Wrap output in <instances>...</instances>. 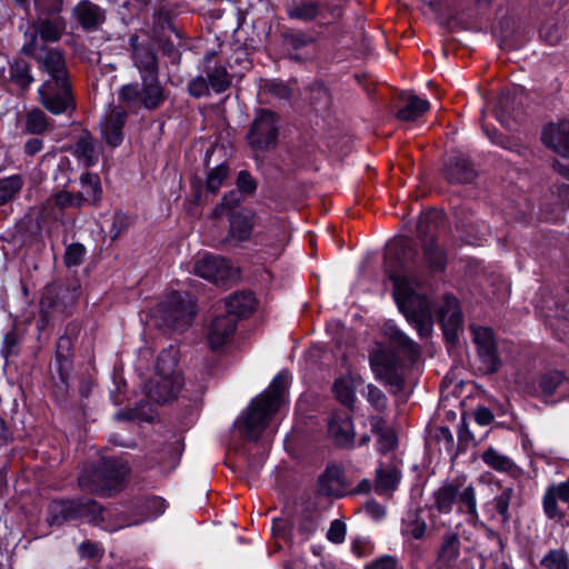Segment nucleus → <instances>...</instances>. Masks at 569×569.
<instances>
[{
    "label": "nucleus",
    "mask_w": 569,
    "mask_h": 569,
    "mask_svg": "<svg viewBox=\"0 0 569 569\" xmlns=\"http://www.w3.org/2000/svg\"><path fill=\"white\" fill-rule=\"evenodd\" d=\"M400 532L408 541L426 539L430 530L423 518L422 510L412 509L407 511L401 520Z\"/></svg>",
    "instance_id": "obj_23"
},
{
    "label": "nucleus",
    "mask_w": 569,
    "mask_h": 569,
    "mask_svg": "<svg viewBox=\"0 0 569 569\" xmlns=\"http://www.w3.org/2000/svg\"><path fill=\"white\" fill-rule=\"evenodd\" d=\"M540 38L550 44H556L560 40L559 29L555 23H546L540 28Z\"/></svg>",
    "instance_id": "obj_56"
},
{
    "label": "nucleus",
    "mask_w": 569,
    "mask_h": 569,
    "mask_svg": "<svg viewBox=\"0 0 569 569\" xmlns=\"http://www.w3.org/2000/svg\"><path fill=\"white\" fill-rule=\"evenodd\" d=\"M439 318L446 336H453L462 323V313L456 298H446L445 303L439 308Z\"/></svg>",
    "instance_id": "obj_27"
},
{
    "label": "nucleus",
    "mask_w": 569,
    "mask_h": 569,
    "mask_svg": "<svg viewBox=\"0 0 569 569\" xmlns=\"http://www.w3.org/2000/svg\"><path fill=\"white\" fill-rule=\"evenodd\" d=\"M11 79L21 88H28L33 81L30 69L24 61H16L10 68Z\"/></svg>",
    "instance_id": "obj_46"
},
{
    "label": "nucleus",
    "mask_w": 569,
    "mask_h": 569,
    "mask_svg": "<svg viewBox=\"0 0 569 569\" xmlns=\"http://www.w3.org/2000/svg\"><path fill=\"white\" fill-rule=\"evenodd\" d=\"M23 51L33 57L39 68L48 74V79L38 89L42 106L53 114L73 110L76 101L62 53L47 49L36 38L23 46Z\"/></svg>",
    "instance_id": "obj_2"
},
{
    "label": "nucleus",
    "mask_w": 569,
    "mask_h": 569,
    "mask_svg": "<svg viewBox=\"0 0 569 569\" xmlns=\"http://www.w3.org/2000/svg\"><path fill=\"white\" fill-rule=\"evenodd\" d=\"M208 82L211 89L217 92H223L231 84V78L223 66H216L212 69L207 68Z\"/></svg>",
    "instance_id": "obj_39"
},
{
    "label": "nucleus",
    "mask_w": 569,
    "mask_h": 569,
    "mask_svg": "<svg viewBox=\"0 0 569 569\" xmlns=\"http://www.w3.org/2000/svg\"><path fill=\"white\" fill-rule=\"evenodd\" d=\"M210 84L202 76H198L189 82L188 91L194 98L209 94Z\"/></svg>",
    "instance_id": "obj_54"
},
{
    "label": "nucleus",
    "mask_w": 569,
    "mask_h": 569,
    "mask_svg": "<svg viewBox=\"0 0 569 569\" xmlns=\"http://www.w3.org/2000/svg\"><path fill=\"white\" fill-rule=\"evenodd\" d=\"M43 142L39 138H32L24 144V152L29 156H34L42 150Z\"/></svg>",
    "instance_id": "obj_63"
},
{
    "label": "nucleus",
    "mask_w": 569,
    "mask_h": 569,
    "mask_svg": "<svg viewBox=\"0 0 569 569\" xmlns=\"http://www.w3.org/2000/svg\"><path fill=\"white\" fill-rule=\"evenodd\" d=\"M131 60L140 77L158 76L157 52L149 40L140 41L138 36L130 37Z\"/></svg>",
    "instance_id": "obj_14"
},
{
    "label": "nucleus",
    "mask_w": 569,
    "mask_h": 569,
    "mask_svg": "<svg viewBox=\"0 0 569 569\" xmlns=\"http://www.w3.org/2000/svg\"><path fill=\"white\" fill-rule=\"evenodd\" d=\"M73 18L88 31L97 30L106 20V12L89 0H81L72 10Z\"/></svg>",
    "instance_id": "obj_21"
},
{
    "label": "nucleus",
    "mask_w": 569,
    "mask_h": 569,
    "mask_svg": "<svg viewBox=\"0 0 569 569\" xmlns=\"http://www.w3.org/2000/svg\"><path fill=\"white\" fill-rule=\"evenodd\" d=\"M376 379L385 381L388 386H390L391 392L393 393H398L403 389L405 381L401 375L398 372L397 368L387 375L377 377Z\"/></svg>",
    "instance_id": "obj_55"
},
{
    "label": "nucleus",
    "mask_w": 569,
    "mask_h": 569,
    "mask_svg": "<svg viewBox=\"0 0 569 569\" xmlns=\"http://www.w3.org/2000/svg\"><path fill=\"white\" fill-rule=\"evenodd\" d=\"M84 518L88 522L100 525L104 521V510L93 500L52 501L48 509L47 521L50 526H61L63 522Z\"/></svg>",
    "instance_id": "obj_9"
},
{
    "label": "nucleus",
    "mask_w": 569,
    "mask_h": 569,
    "mask_svg": "<svg viewBox=\"0 0 569 569\" xmlns=\"http://www.w3.org/2000/svg\"><path fill=\"white\" fill-rule=\"evenodd\" d=\"M371 431L378 436V450L387 452L395 448L397 439L395 432L389 429L386 421L377 416L370 418Z\"/></svg>",
    "instance_id": "obj_34"
},
{
    "label": "nucleus",
    "mask_w": 569,
    "mask_h": 569,
    "mask_svg": "<svg viewBox=\"0 0 569 569\" xmlns=\"http://www.w3.org/2000/svg\"><path fill=\"white\" fill-rule=\"evenodd\" d=\"M141 87L138 83L124 84L120 88L119 98L128 104H141L148 110L159 108L166 101L164 88L159 81V76L140 77Z\"/></svg>",
    "instance_id": "obj_11"
},
{
    "label": "nucleus",
    "mask_w": 569,
    "mask_h": 569,
    "mask_svg": "<svg viewBox=\"0 0 569 569\" xmlns=\"http://www.w3.org/2000/svg\"><path fill=\"white\" fill-rule=\"evenodd\" d=\"M475 419L480 426H487L493 420V415L488 408L479 407L475 411Z\"/></svg>",
    "instance_id": "obj_62"
},
{
    "label": "nucleus",
    "mask_w": 569,
    "mask_h": 569,
    "mask_svg": "<svg viewBox=\"0 0 569 569\" xmlns=\"http://www.w3.org/2000/svg\"><path fill=\"white\" fill-rule=\"evenodd\" d=\"M362 395L375 410L383 412L387 409L388 399L386 395L375 385H368Z\"/></svg>",
    "instance_id": "obj_45"
},
{
    "label": "nucleus",
    "mask_w": 569,
    "mask_h": 569,
    "mask_svg": "<svg viewBox=\"0 0 569 569\" xmlns=\"http://www.w3.org/2000/svg\"><path fill=\"white\" fill-rule=\"evenodd\" d=\"M48 201L52 202L61 210L79 208L84 203V193H72L67 190H60L52 194Z\"/></svg>",
    "instance_id": "obj_40"
},
{
    "label": "nucleus",
    "mask_w": 569,
    "mask_h": 569,
    "mask_svg": "<svg viewBox=\"0 0 569 569\" xmlns=\"http://www.w3.org/2000/svg\"><path fill=\"white\" fill-rule=\"evenodd\" d=\"M445 176L450 182L467 183L476 178L477 172L465 156L457 154L446 166Z\"/></svg>",
    "instance_id": "obj_24"
},
{
    "label": "nucleus",
    "mask_w": 569,
    "mask_h": 569,
    "mask_svg": "<svg viewBox=\"0 0 569 569\" xmlns=\"http://www.w3.org/2000/svg\"><path fill=\"white\" fill-rule=\"evenodd\" d=\"M318 527V516L311 515L305 518L299 525V531H301L306 538L316 531Z\"/></svg>",
    "instance_id": "obj_59"
},
{
    "label": "nucleus",
    "mask_w": 569,
    "mask_h": 569,
    "mask_svg": "<svg viewBox=\"0 0 569 569\" xmlns=\"http://www.w3.org/2000/svg\"><path fill=\"white\" fill-rule=\"evenodd\" d=\"M319 13V6L317 2H301L288 10V14L292 19L309 21L315 19Z\"/></svg>",
    "instance_id": "obj_43"
},
{
    "label": "nucleus",
    "mask_w": 569,
    "mask_h": 569,
    "mask_svg": "<svg viewBox=\"0 0 569 569\" xmlns=\"http://www.w3.org/2000/svg\"><path fill=\"white\" fill-rule=\"evenodd\" d=\"M254 306L256 299L251 292H236L224 301L227 311L226 316H231L237 320L238 317L251 313L254 309Z\"/></svg>",
    "instance_id": "obj_28"
},
{
    "label": "nucleus",
    "mask_w": 569,
    "mask_h": 569,
    "mask_svg": "<svg viewBox=\"0 0 569 569\" xmlns=\"http://www.w3.org/2000/svg\"><path fill=\"white\" fill-rule=\"evenodd\" d=\"M147 508L152 517H158L166 510V501L160 497H153L147 501Z\"/></svg>",
    "instance_id": "obj_61"
},
{
    "label": "nucleus",
    "mask_w": 569,
    "mask_h": 569,
    "mask_svg": "<svg viewBox=\"0 0 569 569\" xmlns=\"http://www.w3.org/2000/svg\"><path fill=\"white\" fill-rule=\"evenodd\" d=\"M440 220V212L429 211L421 214L417 223L418 232L423 237V259L426 267L431 273L443 272L447 264V252L438 243L433 234Z\"/></svg>",
    "instance_id": "obj_10"
},
{
    "label": "nucleus",
    "mask_w": 569,
    "mask_h": 569,
    "mask_svg": "<svg viewBox=\"0 0 569 569\" xmlns=\"http://www.w3.org/2000/svg\"><path fill=\"white\" fill-rule=\"evenodd\" d=\"M237 187L239 191L246 194H252L257 189V181L247 170H241L237 177Z\"/></svg>",
    "instance_id": "obj_53"
},
{
    "label": "nucleus",
    "mask_w": 569,
    "mask_h": 569,
    "mask_svg": "<svg viewBox=\"0 0 569 569\" xmlns=\"http://www.w3.org/2000/svg\"><path fill=\"white\" fill-rule=\"evenodd\" d=\"M81 557L97 558L100 556V548L97 543L84 541L79 546Z\"/></svg>",
    "instance_id": "obj_60"
},
{
    "label": "nucleus",
    "mask_w": 569,
    "mask_h": 569,
    "mask_svg": "<svg viewBox=\"0 0 569 569\" xmlns=\"http://www.w3.org/2000/svg\"><path fill=\"white\" fill-rule=\"evenodd\" d=\"M240 202V196L237 191H231L226 194L221 202L216 206L212 211V214L218 218L224 214V212L233 207H236Z\"/></svg>",
    "instance_id": "obj_52"
},
{
    "label": "nucleus",
    "mask_w": 569,
    "mask_h": 569,
    "mask_svg": "<svg viewBox=\"0 0 569 569\" xmlns=\"http://www.w3.org/2000/svg\"><path fill=\"white\" fill-rule=\"evenodd\" d=\"M462 482L456 479L451 482H446L436 489L432 493L431 511H437L440 515H449L455 503L459 502V511L467 513L470 521H476L479 518L477 508L476 490L472 485H468L461 489Z\"/></svg>",
    "instance_id": "obj_6"
},
{
    "label": "nucleus",
    "mask_w": 569,
    "mask_h": 569,
    "mask_svg": "<svg viewBox=\"0 0 569 569\" xmlns=\"http://www.w3.org/2000/svg\"><path fill=\"white\" fill-rule=\"evenodd\" d=\"M401 472L393 466L379 467L376 470L375 491L380 495H389L395 491L400 481Z\"/></svg>",
    "instance_id": "obj_31"
},
{
    "label": "nucleus",
    "mask_w": 569,
    "mask_h": 569,
    "mask_svg": "<svg viewBox=\"0 0 569 569\" xmlns=\"http://www.w3.org/2000/svg\"><path fill=\"white\" fill-rule=\"evenodd\" d=\"M429 109V102L417 96H409L407 104L397 112V118L402 121H413Z\"/></svg>",
    "instance_id": "obj_38"
},
{
    "label": "nucleus",
    "mask_w": 569,
    "mask_h": 569,
    "mask_svg": "<svg viewBox=\"0 0 569 569\" xmlns=\"http://www.w3.org/2000/svg\"><path fill=\"white\" fill-rule=\"evenodd\" d=\"M86 248L80 243L70 244L64 253V263L67 267H76L79 266L84 258Z\"/></svg>",
    "instance_id": "obj_50"
},
{
    "label": "nucleus",
    "mask_w": 569,
    "mask_h": 569,
    "mask_svg": "<svg viewBox=\"0 0 569 569\" xmlns=\"http://www.w3.org/2000/svg\"><path fill=\"white\" fill-rule=\"evenodd\" d=\"M128 113L121 106L110 108L103 120L100 122L102 140L110 147H118L123 140V127Z\"/></svg>",
    "instance_id": "obj_16"
},
{
    "label": "nucleus",
    "mask_w": 569,
    "mask_h": 569,
    "mask_svg": "<svg viewBox=\"0 0 569 569\" xmlns=\"http://www.w3.org/2000/svg\"><path fill=\"white\" fill-rule=\"evenodd\" d=\"M129 473L130 467L126 460L104 459L79 477V486L84 491L104 495L120 487Z\"/></svg>",
    "instance_id": "obj_5"
},
{
    "label": "nucleus",
    "mask_w": 569,
    "mask_h": 569,
    "mask_svg": "<svg viewBox=\"0 0 569 569\" xmlns=\"http://www.w3.org/2000/svg\"><path fill=\"white\" fill-rule=\"evenodd\" d=\"M20 346V336L17 331L11 330L6 333L2 341L1 355L8 359L11 356L18 355Z\"/></svg>",
    "instance_id": "obj_49"
},
{
    "label": "nucleus",
    "mask_w": 569,
    "mask_h": 569,
    "mask_svg": "<svg viewBox=\"0 0 569 569\" xmlns=\"http://www.w3.org/2000/svg\"><path fill=\"white\" fill-rule=\"evenodd\" d=\"M387 333L389 335L391 340L400 348L407 350L412 356L418 355V345L415 341H412L408 336H406L402 331H400L398 328L389 326L387 327Z\"/></svg>",
    "instance_id": "obj_44"
},
{
    "label": "nucleus",
    "mask_w": 569,
    "mask_h": 569,
    "mask_svg": "<svg viewBox=\"0 0 569 569\" xmlns=\"http://www.w3.org/2000/svg\"><path fill=\"white\" fill-rule=\"evenodd\" d=\"M370 545L366 541L356 540L351 546L352 552L358 557H365L370 552Z\"/></svg>",
    "instance_id": "obj_64"
},
{
    "label": "nucleus",
    "mask_w": 569,
    "mask_h": 569,
    "mask_svg": "<svg viewBox=\"0 0 569 569\" xmlns=\"http://www.w3.org/2000/svg\"><path fill=\"white\" fill-rule=\"evenodd\" d=\"M64 30V23L61 18L56 19H39L34 23V34L31 41L36 38L39 43L41 41L54 42L58 41Z\"/></svg>",
    "instance_id": "obj_29"
},
{
    "label": "nucleus",
    "mask_w": 569,
    "mask_h": 569,
    "mask_svg": "<svg viewBox=\"0 0 569 569\" xmlns=\"http://www.w3.org/2000/svg\"><path fill=\"white\" fill-rule=\"evenodd\" d=\"M362 383V379L359 375L348 373L336 379L332 390L337 400L352 408L356 402V389Z\"/></svg>",
    "instance_id": "obj_25"
},
{
    "label": "nucleus",
    "mask_w": 569,
    "mask_h": 569,
    "mask_svg": "<svg viewBox=\"0 0 569 569\" xmlns=\"http://www.w3.org/2000/svg\"><path fill=\"white\" fill-rule=\"evenodd\" d=\"M411 249L403 238L396 239L387 246L385 254L386 271L393 283V298L399 310L412 322L421 337L431 332V306L429 300L416 289L420 279L416 274L413 262L407 260Z\"/></svg>",
    "instance_id": "obj_1"
},
{
    "label": "nucleus",
    "mask_w": 569,
    "mask_h": 569,
    "mask_svg": "<svg viewBox=\"0 0 569 569\" xmlns=\"http://www.w3.org/2000/svg\"><path fill=\"white\" fill-rule=\"evenodd\" d=\"M196 316V305L188 293L172 292L151 313L153 323L162 329L182 330Z\"/></svg>",
    "instance_id": "obj_8"
},
{
    "label": "nucleus",
    "mask_w": 569,
    "mask_h": 569,
    "mask_svg": "<svg viewBox=\"0 0 569 569\" xmlns=\"http://www.w3.org/2000/svg\"><path fill=\"white\" fill-rule=\"evenodd\" d=\"M81 191L84 193V202L97 204L102 196L100 177L96 173L86 172L80 177Z\"/></svg>",
    "instance_id": "obj_37"
},
{
    "label": "nucleus",
    "mask_w": 569,
    "mask_h": 569,
    "mask_svg": "<svg viewBox=\"0 0 569 569\" xmlns=\"http://www.w3.org/2000/svg\"><path fill=\"white\" fill-rule=\"evenodd\" d=\"M329 437L340 447H351L355 441L352 418L343 411L333 412L328 421Z\"/></svg>",
    "instance_id": "obj_17"
},
{
    "label": "nucleus",
    "mask_w": 569,
    "mask_h": 569,
    "mask_svg": "<svg viewBox=\"0 0 569 569\" xmlns=\"http://www.w3.org/2000/svg\"><path fill=\"white\" fill-rule=\"evenodd\" d=\"M23 180L14 174L0 180V206L10 201L22 188Z\"/></svg>",
    "instance_id": "obj_41"
},
{
    "label": "nucleus",
    "mask_w": 569,
    "mask_h": 569,
    "mask_svg": "<svg viewBox=\"0 0 569 569\" xmlns=\"http://www.w3.org/2000/svg\"><path fill=\"white\" fill-rule=\"evenodd\" d=\"M481 459L488 467L498 472L513 473L517 471L513 460L492 447L482 452Z\"/></svg>",
    "instance_id": "obj_35"
},
{
    "label": "nucleus",
    "mask_w": 569,
    "mask_h": 569,
    "mask_svg": "<svg viewBox=\"0 0 569 569\" xmlns=\"http://www.w3.org/2000/svg\"><path fill=\"white\" fill-rule=\"evenodd\" d=\"M253 218L252 211L242 209L230 216V227L227 241L231 244H238L243 241H248L253 231Z\"/></svg>",
    "instance_id": "obj_20"
},
{
    "label": "nucleus",
    "mask_w": 569,
    "mask_h": 569,
    "mask_svg": "<svg viewBox=\"0 0 569 569\" xmlns=\"http://www.w3.org/2000/svg\"><path fill=\"white\" fill-rule=\"evenodd\" d=\"M470 329L485 371L488 373L496 372L500 367V360L497 356L492 330L487 327L476 326H471Z\"/></svg>",
    "instance_id": "obj_15"
},
{
    "label": "nucleus",
    "mask_w": 569,
    "mask_h": 569,
    "mask_svg": "<svg viewBox=\"0 0 569 569\" xmlns=\"http://www.w3.org/2000/svg\"><path fill=\"white\" fill-rule=\"evenodd\" d=\"M287 372L278 373L266 391L257 396L234 423L239 433L250 440H257L269 419L279 410L288 387Z\"/></svg>",
    "instance_id": "obj_3"
},
{
    "label": "nucleus",
    "mask_w": 569,
    "mask_h": 569,
    "mask_svg": "<svg viewBox=\"0 0 569 569\" xmlns=\"http://www.w3.org/2000/svg\"><path fill=\"white\" fill-rule=\"evenodd\" d=\"M74 154L87 168L98 162L100 151L97 149L92 137L88 132L82 133L78 139L74 146Z\"/></svg>",
    "instance_id": "obj_33"
},
{
    "label": "nucleus",
    "mask_w": 569,
    "mask_h": 569,
    "mask_svg": "<svg viewBox=\"0 0 569 569\" xmlns=\"http://www.w3.org/2000/svg\"><path fill=\"white\" fill-rule=\"evenodd\" d=\"M347 535V526L340 520L336 519L330 523V527L327 531V539L336 545H340L345 541Z\"/></svg>",
    "instance_id": "obj_51"
},
{
    "label": "nucleus",
    "mask_w": 569,
    "mask_h": 569,
    "mask_svg": "<svg viewBox=\"0 0 569 569\" xmlns=\"http://www.w3.org/2000/svg\"><path fill=\"white\" fill-rule=\"evenodd\" d=\"M193 272L214 283H224L233 276L229 260L210 253H203L197 257Z\"/></svg>",
    "instance_id": "obj_13"
},
{
    "label": "nucleus",
    "mask_w": 569,
    "mask_h": 569,
    "mask_svg": "<svg viewBox=\"0 0 569 569\" xmlns=\"http://www.w3.org/2000/svg\"><path fill=\"white\" fill-rule=\"evenodd\" d=\"M460 555V540L457 533L447 532L438 553L439 561L445 566H452Z\"/></svg>",
    "instance_id": "obj_36"
},
{
    "label": "nucleus",
    "mask_w": 569,
    "mask_h": 569,
    "mask_svg": "<svg viewBox=\"0 0 569 569\" xmlns=\"http://www.w3.org/2000/svg\"><path fill=\"white\" fill-rule=\"evenodd\" d=\"M78 299L79 288L76 286H47L40 300L38 329L41 331L51 322L64 320L72 313Z\"/></svg>",
    "instance_id": "obj_7"
},
{
    "label": "nucleus",
    "mask_w": 569,
    "mask_h": 569,
    "mask_svg": "<svg viewBox=\"0 0 569 569\" xmlns=\"http://www.w3.org/2000/svg\"><path fill=\"white\" fill-rule=\"evenodd\" d=\"M365 569H396V560L390 556H383L368 563Z\"/></svg>",
    "instance_id": "obj_58"
},
{
    "label": "nucleus",
    "mask_w": 569,
    "mask_h": 569,
    "mask_svg": "<svg viewBox=\"0 0 569 569\" xmlns=\"http://www.w3.org/2000/svg\"><path fill=\"white\" fill-rule=\"evenodd\" d=\"M37 8L49 13H59L62 10V0H33Z\"/></svg>",
    "instance_id": "obj_57"
},
{
    "label": "nucleus",
    "mask_w": 569,
    "mask_h": 569,
    "mask_svg": "<svg viewBox=\"0 0 569 569\" xmlns=\"http://www.w3.org/2000/svg\"><path fill=\"white\" fill-rule=\"evenodd\" d=\"M540 388L547 397H565L569 395V379L561 371H550L541 378Z\"/></svg>",
    "instance_id": "obj_32"
},
{
    "label": "nucleus",
    "mask_w": 569,
    "mask_h": 569,
    "mask_svg": "<svg viewBox=\"0 0 569 569\" xmlns=\"http://www.w3.org/2000/svg\"><path fill=\"white\" fill-rule=\"evenodd\" d=\"M542 141L561 156H569V121L562 120L547 126L542 133Z\"/></svg>",
    "instance_id": "obj_22"
},
{
    "label": "nucleus",
    "mask_w": 569,
    "mask_h": 569,
    "mask_svg": "<svg viewBox=\"0 0 569 569\" xmlns=\"http://www.w3.org/2000/svg\"><path fill=\"white\" fill-rule=\"evenodd\" d=\"M493 485L499 489V492L492 500L483 506V510L489 515L491 520L500 525H507L511 518L509 506L513 497V488L503 487L498 480L493 482Z\"/></svg>",
    "instance_id": "obj_18"
},
{
    "label": "nucleus",
    "mask_w": 569,
    "mask_h": 569,
    "mask_svg": "<svg viewBox=\"0 0 569 569\" xmlns=\"http://www.w3.org/2000/svg\"><path fill=\"white\" fill-rule=\"evenodd\" d=\"M229 174V167L227 164H219L213 168L207 177V189L216 193L223 184Z\"/></svg>",
    "instance_id": "obj_47"
},
{
    "label": "nucleus",
    "mask_w": 569,
    "mask_h": 569,
    "mask_svg": "<svg viewBox=\"0 0 569 569\" xmlns=\"http://www.w3.org/2000/svg\"><path fill=\"white\" fill-rule=\"evenodd\" d=\"M48 117L39 109L31 110L28 112L24 122V130L32 134H41L48 128Z\"/></svg>",
    "instance_id": "obj_42"
},
{
    "label": "nucleus",
    "mask_w": 569,
    "mask_h": 569,
    "mask_svg": "<svg viewBox=\"0 0 569 569\" xmlns=\"http://www.w3.org/2000/svg\"><path fill=\"white\" fill-rule=\"evenodd\" d=\"M183 386V379L177 369V351L172 348L163 350L156 365L152 379L146 385L147 396L157 403L174 400Z\"/></svg>",
    "instance_id": "obj_4"
},
{
    "label": "nucleus",
    "mask_w": 569,
    "mask_h": 569,
    "mask_svg": "<svg viewBox=\"0 0 569 569\" xmlns=\"http://www.w3.org/2000/svg\"><path fill=\"white\" fill-rule=\"evenodd\" d=\"M541 566L546 569H569V558L561 550H551L541 560Z\"/></svg>",
    "instance_id": "obj_48"
},
{
    "label": "nucleus",
    "mask_w": 569,
    "mask_h": 569,
    "mask_svg": "<svg viewBox=\"0 0 569 569\" xmlns=\"http://www.w3.org/2000/svg\"><path fill=\"white\" fill-rule=\"evenodd\" d=\"M237 321L231 316H217L209 325L207 339L211 349L224 346L233 336Z\"/></svg>",
    "instance_id": "obj_19"
},
{
    "label": "nucleus",
    "mask_w": 569,
    "mask_h": 569,
    "mask_svg": "<svg viewBox=\"0 0 569 569\" xmlns=\"http://www.w3.org/2000/svg\"><path fill=\"white\" fill-rule=\"evenodd\" d=\"M369 361L376 378L395 370L398 365L395 353L381 346H377L372 349L369 356Z\"/></svg>",
    "instance_id": "obj_30"
},
{
    "label": "nucleus",
    "mask_w": 569,
    "mask_h": 569,
    "mask_svg": "<svg viewBox=\"0 0 569 569\" xmlns=\"http://www.w3.org/2000/svg\"><path fill=\"white\" fill-rule=\"evenodd\" d=\"M318 491L327 497H341L346 493V486L338 467H328L319 477Z\"/></svg>",
    "instance_id": "obj_26"
},
{
    "label": "nucleus",
    "mask_w": 569,
    "mask_h": 569,
    "mask_svg": "<svg viewBox=\"0 0 569 569\" xmlns=\"http://www.w3.org/2000/svg\"><path fill=\"white\" fill-rule=\"evenodd\" d=\"M278 138V119L269 110H261L254 118L248 132V141L252 149L264 151L273 148Z\"/></svg>",
    "instance_id": "obj_12"
}]
</instances>
